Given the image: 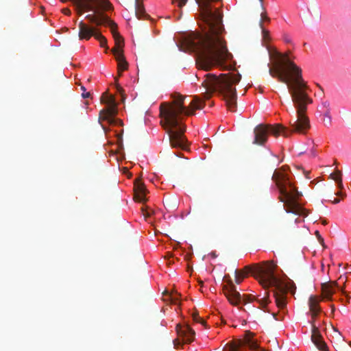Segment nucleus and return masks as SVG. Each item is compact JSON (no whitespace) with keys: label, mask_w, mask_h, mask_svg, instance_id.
Masks as SVG:
<instances>
[{"label":"nucleus","mask_w":351,"mask_h":351,"mask_svg":"<svg viewBox=\"0 0 351 351\" xmlns=\"http://www.w3.org/2000/svg\"><path fill=\"white\" fill-rule=\"evenodd\" d=\"M272 66H268L269 75L279 82L286 84L296 110V115L290 121L291 129L282 125L259 124L254 130L253 144L263 145L269 134L278 137H288L293 132L305 134L310 128L309 119L306 115L307 106L313 102L307 90L308 86L302 77V69L290 58L289 53H281L276 49H269Z\"/></svg>","instance_id":"obj_1"},{"label":"nucleus","mask_w":351,"mask_h":351,"mask_svg":"<svg viewBox=\"0 0 351 351\" xmlns=\"http://www.w3.org/2000/svg\"><path fill=\"white\" fill-rule=\"evenodd\" d=\"M174 3L175 0H172ZM222 0H195L200 16L206 25L204 34L191 33L189 45L197 55V64L199 69L208 71L215 66H222L232 58L224 39L225 29L222 24V14L219 10H213V3ZM179 8L186 5L188 0H176Z\"/></svg>","instance_id":"obj_2"},{"label":"nucleus","mask_w":351,"mask_h":351,"mask_svg":"<svg viewBox=\"0 0 351 351\" xmlns=\"http://www.w3.org/2000/svg\"><path fill=\"white\" fill-rule=\"evenodd\" d=\"M171 97L172 102H164L160 106V123L168 134L171 147L186 149L189 143L184 134L186 125L183 123V116L192 115L195 110L202 109L204 101L194 96L189 106L186 107L184 104L186 97L175 93Z\"/></svg>","instance_id":"obj_3"},{"label":"nucleus","mask_w":351,"mask_h":351,"mask_svg":"<svg viewBox=\"0 0 351 351\" xmlns=\"http://www.w3.org/2000/svg\"><path fill=\"white\" fill-rule=\"evenodd\" d=\"M276 265L273 262L266 263L264 267H256L254 269L247 265L243 269H235V282L240 284L243 279L250 273H254L259 282L265 288L273 287L274 296L276 306L284 308L287 305L286 294L290 289L289 283L277 277L274 273Z\"/></svg>","instance_id":"obj_4"},{"label":"nucleus","mask_w":351,"mask_h":351,"mask_svg":"<svg viewBox=\"0 0 351 351\" xmlns=\"http://www.w3.org/2000/svg\"><path fill=\"white\" fill-rule=\"evenodd\" d=\"M202 86L206 90L205 94L218 93L226 100V104L232 112L237 108V92L235 86L241 80V75L228 73L219 76L213 73H206L203 76Z\"/></svg>","instance_id":"obj_5"},{"label":"nucleus","mask_w":351,"mask_h":351,"mask_svg":"<svg viewBox=\"0 0 351 351\" xmlns=\"http://www.w3.org/2000/svg\"><path fill=\"white\" fill-rule=\"evenodd\" d=\"M272 180L279 190V199L283 203L286 212L306 216L308 211L302 207L299 202V199L302 196V194L298 191L293 184L287 171V168L282 167L276 169L272 176Z\"/></svg>","instance_id":"obj_6"},{"label":"nucleus","mask_w":351,"mask_h":351,"mask_svg":"<svg viewBox=\"0 0 351 351\" xmlns=\"http://www.w3.org/2000/svg\"><path fill=\"white\" fill-rule=\"evenodd\" d=\"M100 101L101 103L106 104L107 106L100 111L99 121H106L110 125H122L123 123L121 120L114 118L117 112L114 97L105 92L102 94Z\"/></svg>","instance_id":"obj_7"},{"label":"nucleus","mask_w":351,"mask_h":351,"mask_svg":"<svg viewBox=\"0 0 351 351\" xmlns=\"http://www.w3.org/2000/svg\"><path fill=\"white\" fill-rule=\"evenodd\" d=\"M223 290L229 302L233 305L245 304L252 301L250 298L245 295L242 296L236 290V287L231 280L228 281V285L223 286Z\"/></svg>","instance_id":"obj_8"},{"label":"nucleus","mask_w":351,"mask_h":351,"mask_svg":"<svg viewBox=\"0 0 351 351\" xmlns=\"http://www.w3.org/2000/svg\"><path fill=\"white\" fill-rule=\"evenodd\" d=\"M319 314V313H315L313 315V313H311L312 317L311 321L312 326L311 340L320 351H328L327 346L326 343L322 340V337L319 332V328L315 325V320Z\"/></svg>","instance_id":"obj_9"},{"label":"nucleus","mask_w":351,"mask_h":351,"mask_svg":"<svg viewBox=\"0 0 351 351\" xmlns=\"http://www.w3.org/2000/svg\"><path fill=\"white\" fill-rule=\"evenodd\" d=\"M96 27H91L88 24L85 23L84 21H80L79 23V38L80 40H88L91 36L95 37V34L99 32L97 26L95 25Z\"/></svg>","instance_id":"obj_10"},{"label":"nucleus","mask_w":351,"mask_h":351,"mask_svg":"<svg viewBox=\"0 0 351 351\" xmlns=\"http://www.w3.org/2000/svg\"><path fill=\"white\" fill-rule=\"evenodd\" d=\"M176 331L178 336L182 338L184 343H189L193 341L195 332L188 325L177 324Z\"/></svg>","instance_id":"obj_11"},{"label":"nucleus","mask_w":351,"mask_h":351,"mask_svg":"<svg viewBox=\"0 0 351 351\" xmlns=\"http://www.w3.org/2000/svg\"><path fill=\"white\" fill-rule=\"evenodd\" d=\"M322 295L323 298L328 300H332V295L338 288V283L336 281H329L322 283Z\"/></svg>","instance_id":"obj_12"},{"label":"nucleus","mask_w":351,"mask_h":351,"mask_svg":"<svg viewBox=\"0 0 351 351\" xmlns=\"http://www.w3.org/2000/svg\"><path fill=\"white\" fill-rule=\"evenodd\" d=\"M134 199L140 202L146 201V193L145 184L141 182V179H136L134 182Z\"/></svg>","instance_id":"obj_13"},{"label":"nucleus","mask_w":351,"mask_h":351,"mask_svg":"<svg viewBox=\"0 0 351 351\" xmlns=\"http://www.w3.org/2000/svg\"><path fill=\"white\" fill-rule=\"evenodd\" d=\"M113 54L117 62L118 72L119 75H121L122 71L128 69V64L124 57L123 51H119L114 49L113 50Z\"/></svg>","instance_id":"obj_14"},{"label":"nucleus","mask_w":351,"mask_h":351,"mask_svg":"<svg viewBox=\"0 0 351 351\" xmlns=\"http://www.w3.org/2000/svg\"><path fill=\"white\" fill-rule=\"evenodd\" d=\"M319 300L316 296L311 295L308 299V307L310 313H319L322 311V308L319 305Z\"/></svg>","instance_id":"obj_15"},{"label":"nucleus","mask_w":351,"mask_h":351,"mask_svg":"<svg viewBox=\"0 0 351 351\" xmlns=\"http://www.w3.org/2000/svg\"><path fill=\"white\" fill-rule=\"evenodd\" d=\"M135 13L138 19H144L147 16L145 10L140 0H136Z\"/></svg>","instance_id":"obj_16"},{"label":"nucleus","mask_w":351,"mask_h":351,"mask_svg":"<svg viewBox=\"0 0 351 351\" xmlns=\"http://www.w3.org/2000/svg\"><path fill=\"white\" fill-rule=\"evenodd\" d=\"M341 175V171L338 169H337L335 171V173H331L330 175V178H331L332 180H335L337 182L338 188L340 190H342L343 189Z\"/></svg>","instance_id":"obj_17"},{"label":"nucleus","mask_w":351,"mask_h":351,"mask_svg":"<svg viewBox=\"0 0 351 351\" xmlns=\"http://www.w3.org/2000/svg\"><path fill=\"white\" fill-rule=\"evenodd\" d=\"M95 38L99 41L101 47H107V40L99 31L95 34Z\"/></svg>","instance_id":"obj_18"},{"label":"nucleus","mask_w":351,"mask_h":351,"mask_svg":"<svg viewBox=\"0 0 351 351\" xmlns=\"http://www.w3.org/2000/svg\"><path fill=\"white\" fill-rule=\"evenodd\" d=\"M259 26H260V27L262 29L263 39L265 41H268L270 39V38H269V32L265 29V27H264V26H263V25L262 23V21L259 22Z\"/></svg>","instance_id":"obj_19"},{"label":"nucleus","mask_w":351,"mask_h":351,"mask_svg":"<svg viewBox=\"0 0 351 351\" xmlns=\"http://www.w3.org/2000/svg\"><path fill=\"white\" fill-rule=\"evenodd\" d=\"M321 108L326 112V114L328 115V111H330V102L327 100L322 101Z\"/></svg>","instance_id":"obj_20"},{"label":"nucleus","mask_w":351,"mask_h":351,"mask_svg":"<svg viewBox=\"0 0 351 351\" xmlns=\"http://www.w3.org/2000/svg\"><path fill=\"white\" fill-rule=\"evenodd\" d=\"M256 301L259 303L263 308H265L269 302V299L267 296H264L261 299H256Z\"/></svg>","instance_id":"obj_21"},{"label":"nucleus","mask_w":351,"mask_h":351,"mask_svg":"<svg viewBox=\"0 0 351 351\" xmlns=\"http://www.w3.org/2000/svg\"><path fill=\"white\" fill-rule=\"evenodd\" d=\"M324 122L326 125H331V117H330V111H328V115L326 114V112H324Z\"/></svg>","instance_id":"obj_22"},{"label":"nucleus","mask_w":351,"mask_h":351,"mask_svg":"<svg viewBox=\"0 0 351 351\" xmlns=\"http://www.w3.org/2000/svg\"><path fill=\"white\" fill-rule=\"evenodd\" d=\"M263 10H265L264 7L262 8ZM261 21H262V23L263 24V22L264 21H266L267 23H269L270 22V19L267 16V12L265 10H264L261 14Z\"/></svg>","instance_id":"obj_23"},{"label":"nucleus","mask_w":351,"mask_h":351,"mask_svg":"<svg viewBox=\"0 0 351 351\" xmlns=\"http://www.w3.org/2000/svg\"><path fill=\"white\" fill-rule=\"evenodd\" d=\"M246 345L251 349H256L258 348L257 343L254 339L247 340V343Z\"/></svg>","instance_id":"obj_24"},{"label":"nucleus","mask_w":351,"mask_h":351,"mask_svg":"<svg viewBox=\"0 0 351 351\" xmlns=\"http://www.w3.org/2000/svg\"><path fill=\"white\" fill-rule=\"evenodd\" d=\"M116 88H117V93H119L121 95L122 101H123L124 99H125V96L123 93H124L123 88L119 84L116 85Z\"/></svg>","instance_id":"obj_25"},{"label":"nucleus","mask_w":351,"mask_h":351,"mask_svg":"<svg viewBox=\"0 0 351 351\" xmlns=\"http://www.w3.org/2000/svg\"><path fill=\"white\" fill-rule=\"evenodd\" d=\"M249 339H253V333H252L250 331L245 332V339H244V343H247V340Z\"/></svg>","instance_id":"obj_26"},{"label":"nucleus","mask_w":351,"mask_h":351,"mask_svg":"<svg viewBox=\"0 0 351 351\" xmlns=\"http://www.w3.org/2000/svg\"><path fill=\"white\" fill-rule=\"evenodd\" d=\"M193 320L197 322H199L202 324H206L205 321L203 320L200 317H199V315L197 313H194L193 315Z\"/></svg>","instance_id":"obj_27"},{"label":"nucleus","mask_w":351,"mask_h":351,"mask_svg":"<svg viewBox=\"0 0 351 351\" xmlns=\"http://www.w3.org/2000/svg\"><path fill=\"white\" fill-rule=\"evenodd\" d=\"M81 90H83V93H82V96L83 98H88L90 96V94L89 92H86V88L84 86H81Z\"/></svg>","instance_id":"obj_28"},{"label":"nucleus","mask_w":351,"mask_h":351,"mask_svg":"<svg viewBox=\"0 0 351 351\" xmlns=\"http://www.w3.org/2000/svg\"><path fill=\"white\" fill-rule=\"evenodd\" d=\"M227 351H239V348L236 345H231L227 349Z\"/></svg>","instance_id":"obj_29"},{"label":"nucleus","mask_w":351,"mask_h":351,"mask_svg":"<svg viewBox=\"0 0 351 351\" xmlns=\"http://www.w3.org/2000/svg\"><path fill=\"white\" fill-rule=\"evenodd\" d=\"M315 234H316V236H317V237L318 240L319 241V242H320L321 243H324V239H323V238L321 237V235L319 234V231H316V232H315Z\"/></svg>","instance_id":"obj_30"},{"label":"nucleus","mask_w":351,"mask_h":351,"mask_svg":"<svg viewBox=\"0 0 351 351\" xmlns=\"http://www.w3.org/2000/svg\"><path fill=\"white\" fill-rule=\"evenodd\" d=\"M62 13L65 15L69 16L71 14V12L69 8H64L62 9Z\"/></svg>","instance_id":"obj_31"},{"label":"nucleus","mask_w":351,"mask_h":351,"mask_svg":"<svg viewBox=\"0 0 351 351\" xmlns=\"http://www.w3.org/2000/svg\"><path fill=\"white\" fill-rule=\"evenodd\" d=\"M179 298L178 296H172L171 297V301L173 304H176Z\"/></svg>","instance_id":"obj_32"},{"label":"nucleus","mask_w":351,"mask_h":351,"mask_svg":"<svg viewBox=\"0 0 351 351\" xmlns=\"http://www.w3.org/2000/svg\"><path fill=\"white\" fill-rule=\"evenodd\" d=\"M335 194L338 196L341 197V198H343L346 196L345 193H343L341 191L337 192Z\"/></svg>","instance_id":"obj_33"},{"label":"nucleus","mask_w":351,"mask_h":351,"mask_svg":"<svg viewBox=\"0 0 351 351\" xmlns=\"http://www.w3.org/2000/svg\"><path fill=\"white\" fill-rule=\"evenodd\" d=\"M341 291L342 292V293H343V294H345L346 295V297H347V302H348L350 297L348 295H347L346 292L344 291L343 288L341 289Z\"/></svg>","instance_id":"obj_34"},{"label":"nucleus","mask_w":351,"mask_h":351,"mask_svg":"<svg viewBox=\"0 0 351 351\" xmlns=\"http://www.w3.org/2000/svg\"><path fill=\"white\" fill-rule=\"evenodd\" d=\"M333 204H337L340 202L339 198L335 197L333 200L331 201Z\"/></svg>","instance_id":"obj_35"},{"label":"nucleus","mask_w":351,"mask_h":351,"mask_svg":"<svg viewBox=\"0 0 351 351\" xmlns=\"http://www.w3.org/2000/svg\"><path fill=\"white\" fill-rule=\"evenodd\" d=\"M173 343H174V346L176 347L178 346V345L180 344V341L179 339H176L173 341Z\"/></svg>","instance_id":"obj_36"},{"label":"nucleus","mask_w":351,"mask_h":351,"mask_svg":"<svg viewBox=\"0 0 351 351\" xmlns=\"http://www.w3.org/2000/svg\"><path fill=\"white\" fill-rule=\"evenodd\" d=\"M259 1L261 2V8H263V0H259Z\"/></svg>","instance_id":"obj_37"},{"label":"nucleus","mask_w":351,"mask_h":351,"mask_svg":"<svg viewBox=\"0 0 351 351\" xmlns=\"http://www.w3.org/2000/svg\"><path fill=\"white\" fill-rule=\"evenodd\" d=\"M331 308H332V311L334 312L335 311V306L333 305L331 306Z\"/></svg>","instance_id":"obj_38"},{"label":"nucleus","mask_w":351,"mask_h":351,"mask_svg":"<svg viewBox=\"0 0 351 351\" xmlns=\"http://www.w3.org/2000/svg\"><path fill=\"white\" fill-rule=\"evenodd\" d=\"M349 345L351 346V341L349 343Z\"/></svg>","instance_id":"obj_39"}]
</instances>
